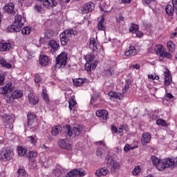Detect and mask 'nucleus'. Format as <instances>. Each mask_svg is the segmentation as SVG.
<instances>
[{"mask_svg": "<svg viewBox=\"0 0 177 177\" xmlns=\"http://www.w3.org/2000/svg\"><path fill=\"white\" fill-rule=\"evenodd\" d=\"M24 23H26V17L17 15L15 17V21L7 30L10 32H19L24 26Z\"/></svg>", "mask_w": 177, "mask_h": 177, "instance_id": "1", "label": "nucleus"}, {"mask_svg": "<svg viewBox=\"0 0 177 177\" xmlns=\"http://www.w3.org/2000/svg\"><path fill=\"white\" fill-rule=\"evenodd\" d=\"M53 177H74V176H85V172L81 169H74L69 171L66 175L62 173L59 169L53 171Z\"/></svg>", "mask_w": 177, "mask_h": 177, "instance_id": "2", "label": "nucleus"}, {"mask_svg": "<svg viewBox=\"0 0 177 177\" xmlns=\"http://www.w3.org/2000/svg\"><path fill=\"white\" fill-rule=\"evenodd\" d=\"M176 165V158H166L160 160L156 168L158 169V171H164L165 168H169V167H170V168H175Z\"/></svg>", "mask_w": 177, "mask_h": 177, "instance_id": "3", "label": "nucleus"}, {"mask_svg": "<svg viewBox=\"0 0 177 177\" xmlns=\"http://www.w3.org/2000/svg\"><path fill=\"white\" fill-rule=\"evenodd\" d=\"M71 35H78V32L73 28H69L65 30L63 32L59 35V38L61 41V45L66 46L67 42L70 41Z\"/></svg>", "mask_w": 177, "mask_h": 177, "instance_id": "4", "label": "nucleus"}, {"mask_svg": "<svg viewBox=\"0 0 177 177\" xmlns=\"http://www.w3.org/2000/svg\"><path fill=\"white\" fill-rule=\"evenodd\" d=\"M82 129H84V127L82 125H77L73 128L71 130V127L69 125H66L64 127V131L67 136L69 138H75V136H80L82 132Z\"/></svg>", "mask_w": 177, "mask_h": 177, "instance_id": "5", "label": "nucleus"}, {"mask_svg": "<svg viewBox=\"0 0 177 177\" xmlns=\"http://www.w3.org/2000/svg\"><path fill=\"white\" fill-rule=\"evenodd\" d=\"M68 59V55H67V53H62L56 58L55 68H62V67H66Z\"/></svg>", "mask_w": 177, "mask_h": 177, "instance_id": "6", "label": "nucleus"}, {"mask_svg": "<svg viewBox=\"0 0 177 177\" xmlns=\"http://www.w3.org/2000/svg\"><path fill=\"white\" fill-rule=\"evenodd\" d=\"M13 158V152L8 149L3 148L0 151V161L1 162H3V161H10Z\"/></svg>", "mask_w": 177, "mask_h": 177, "instance_id": "7", "label": "nucleus"}, {"mask_svg": "<svg viewBox=\"0 0 177 177\" xmlns=\"http://www.w3.org/2000/svg\"><path fill=\"white\" fill-rule=\"evenodd\" d=\"M13 91V84L9 82L6 84L5 86L0 88V95H6L7 93H10Z\"/></svg>", "mask_w": 177, "mask_h": 177, "instance_id": "8", "label": "nucleus"}, {"mask_svg": "<svg viewBox=\"0 0 177 177\" xmlns=\"http://www.w3.org/2000/svg\"><path fill=\"white\" fill-rule=\"evenodd\" d=\"M150 140H151V135L149 133H144L141 138L142 145H143V146H146V145L150 143Z\"/></svg>", "mask_w": 177, "mask_h": 177, "instance_id": "9", "label": "nucleus"}, {"mask_svg": "<svg viewBox=\"0 0 177 177\" xmlns=\"http://www.w3.org/2000/svg\"><path fill=\"white\" fill-rule=\"evenodd\" d=\"M4 12L10 13V15L15 14V4L13 3H8L3 7Z\"/></svg>", "mask_w": 177, "mask_h": 177, "instance_id": "10", "label": "nucleus"}, {"mask_svg": "<svg viewBox=\"0 0 177 177\" xmlns=\"http://www.w3.org/2000/svg\"><path fill=\"white\" fill-rule=\"evenodd\" d=\"M124 55L127 57L136 56L138 55L136 48H135L133 46H130L129 49L125 51Z\"/></svg>", "mask_w": 177, "mask_h": 177, "instance_id": "11", "label": "nucleus"}, {"mask_svg": "<svg viewBox=\"0 0 177 177\" xmlns=\"http://www.w3.org/2000/svg\"><path fill=\"white\" fill-rule=\"evenodd\" d=\"M57 5L56 0H43V6L48 9L53 8Z\"/></svg>", "mask_w": 177, "mask_h": 177, "instance_id": "12", "label": "nucleus"}, {"mask_svg": "<svg viewBox=\"0 0 177 177\" xmlns=\"http://www.w3.org/2000/svg\"><path fill=\"white\" fill-rule=\"evenodd\" d=\"M48 45L52 52H57V50H59V48H60V46L59 45V44H57V41L53 39L50 40L48 42Z\"/></svg>", "mask_w": 177, "mask_h": 177, "instance_id": "13", "label": "nucleus"}, {"mask_svg": "<svg viewBox=\"0 0 177 177\" xmlns=\"http://www.w3.org/2000/svg\"><path fill=\"white\" fill-rule=\"evenodd\" d=\"M59 146L61 149H64L65 150H71V145L66 142V140H59L58 142Z\"/></svg>", "mask_w": 177, "mask_h": 177, "instance_id": "14", "label": "nucleus"}, {"mask_svg": "<svg viewBox=\"0 0 177 177\" xmlns=\"http://www.w3.org/2000/svg\"><path fill=\"white\" fill-rule=\"evenodd\" d=\"M107 165H109V167H111V168H113V169H120L121 167L120 162L114 160H109L107 162Z\"/></svg>", "mask_w": 177, "mask_h": 177, "instance_id": "15", "label": "nucleus"}, {"mask_svg": "<svg viewBox=\"0 0 177 177\" xmlns=\"http://www.w3.org/2000/svg\"><path fill=\"white\" fill-rule=\"evenodd\" d=\"M109 174L107 167H102L95 171L96 176H106Z\"/></svg>", "mask_w": 177, "mask_h": 177, "instance_id": "16", "label": "nucleus"}, {"mask_svg": "<svg viewBox=\"0 0 177 177\" xmlns=\"http://www.w3.org/2000/svg\"><path fill=\"white\" fill-rule=\"evenodd\" d=\"M12 48V44L10 43H3L0 41V52H6Z\"/></svg>", "mask_w": 177, "mask_h": 177, "instance_id": "17", "label": "nucleus"}, {"mask_svg": "<svg viewBox=\"0 0 177 177\" xmlns=\"http://www.w3.org/2000/svg\"><path fill=\"white\" fill-rule=\"evenodd\" d=\"M39 62L41 66H48L49 64V57L45 55H41Z\"/></svg>", "mask_w": 177, "mask_h": 177, "instance_id": "18", "label": "nucleus"}, {"mask_svg": "<svg viewBox=\"0 0 177 177\" xmlns=\"http://www.w3.org/2000/svg\"><path fill=\"white\" fill-rule=\"evenodd\" d=\"M89 48L94 52H97V43L93 37L90 38Z\"/></svg>", "mask_w": 177, "mask_h": 177, "instance_id": "19", "label": "nucleus"}, {"mask_svg": "<svg viewBox=\"0 0 177 177\" xmlns=\"http://www.w3.org/2000/svg\"><path fill=\"white\" fill-rule=\"evenodd\" d=\"M97 117H100L103 120H106L109 116V112L106 110H100L96 112Z\"/></svg>", "mask_w": 177, "mask_h": 177, "instance_id": "20", "label": "nucleus"}, {"mask_svg": "<svg viewBox=\"0 0 177 177\" xmlns=\"http://www.w3.org/2000/svg\"><path fill=\"white\" fill-rule=\"evenodd\" d=\"M175 10H176L177 13V10L175 8V7L171 6V5H167L165 8L166 13L168 15V16H173L174 15V12H175Z\"/></svg>", "mask_w": 177, "mask_h": 177, "instance_id": "21", "label": "nucleus"}, {"mask_svg": "<svg viewBox=\"0 0 177 177\" xmlns=\"http://www.w3.org/2000/svg\"><path fill=\"white\" fill-rule=\"evenodd\" d=\"M63 129H64V128L63 129V127L61 126H55L53 128L51 133L53 136H57V135H59V133H60Z\"/></svg>", "mask_w": 177, "mask_h": 177, "instance_id": "22", "label": "nucleus"}, {"mask_svg": "<svg viewBox=\"0 0 177 177\" xmlns=\"http://www.w3.org/2000/svg\"><path fill=\"white\" fill-rule=\"evenodd\" d=\"M37 157H38V153H37V151H31L28 153V160H29V161H31L32 162H34V161H35V158H37Z\"/></svg>", "mask_w": 177, "mask_h": 177, "instance_id": "23", "label": "nucleus"}, {"mask_svg": "<svg viewBox=\"0 0 177 177\" xmlns=\"http://www.w3.org/2000/svg\"><path fill=\"white\" fill-rule=\"evenodd\" d=\"M28 100L30 104L35 105L38 103V98L36 97L32 93L28 94Z\"/></svg>", "mask_w": 177, "mask_h": 177, "instance_id": "24", "label": "nucleus"}, {"mask_svg": "<svg viewBox=\"0 0 177 177\" xmlns=\"http://www.w3.org/2000/svg\"><path fill=\"white\" fill-rule=\"evenodd\" d=\"M155 52L158 56H162V53H164V48L162 45L158 44L155 46Z\"/></svg>", "mask_w": 177, "mask_h": 177, "instance_id": "25", "label": "nucleus"}, {"mask_svg": "<svg viewBox=\"0 0 177 177\" xmlns=\"http://www.w3.org/2000/svg\"><path fill=\"white\" fill-rule=\"evenodd\" d=\"M23 96V91L15 90L14 92L11 93V97L12 99H19V97H21Z\"/></svg>", "mask_w": 177, "mask_h": 177, "instance_id": "26", "label": "nucleus"}, {"mask_svg": "<svg viewBox=\"0 0 177 177\" xmlns=\"http://www.w3.org/2000/svg\"><path fill=\"white\" fill-rule=\"evenodd\" d=\"M85 81H86V79L78 78L73 80V85L75 86H81V85H82Z\"/></svg>", "mask_w": 177, "mask_h": 177, "instance_id": "27", "label": "nucleus"}, {"mask_svg": "<svg viewBox=\"0 0 177 177\" xmlns=\"http://www.w3.org/2000/svg\"><path fill=\"white\" fill-rule=\"evenodd\" d=\"M75 96L73 95L71 98L68 100V107L70 110H73L75 104H77V101H75Z\"/></svg>", "mask_w": 177, "mask_h": 177, "instance_id": "28", "label": "nucleus"}, {"mask_svg": "<svg viewBox=\"0 0 177 177\" xmlns=\"http://www.w3.org/2000/svg\"><path fill=\"white\" fill-rule=\"evenodd\" d=\"M34 120H35V115L28 113V125H32L34 124Z\"/></svg>", "mask_w": 177, "mask_h": 177, "instance_id": "29", "label": "nucleus"}, {"mask_svg": "<svg viewBox=\"0 0 177 177\" xmlns=\"http://www.w3.org/2000/svg\"><path fill=\"white\" fill-rule=\"evenodd\" d=\"M17 150L19 157H24L27 153V149L23 147H19Z\"/></svg>", "mask_w": 177, "mask_h": 177, "instance_id": "30", "label": "nucleus"}, {"mask_svg": "<svg viewBox=\"0 0 177 177\" xmlns=\"http://www.w3.org/2000/svg\"><path fill=\"white\" fill-rule=\"evenodd\" d=\"M0 63L2 66V67H5L6 68H12V64L6 62V61L3 58L1 59Z\"/></svg>", "mask_w": 177, "mask_h": 177, "instance_id": "31", "label": "nucleus"}, {"mask_svg": "<svg viewBox=\"0 0 177 177\" xmlns=\"http://www.w3.org/2000/svg\"><path fill=\"white\" fill-rule=\"evenodd\" d=\"M96 68V63H95L94 64H92L89 62L86 63L85 65V70L86 71H88V73H89V71H91V70H92V68Z\"/></svg>", "mask_w": 177, "mask_h": 177, "instance_id": "32", "label": "nucleus"}, {"mask_svg": "<svg viewBox=\"0 0 177 177\" xmlns=\"http://www.w3.org/2000/svg\"><path fill=\"white\" fill-rule=\"evenodd\" d=\"M103 23H104V17H102L101 20L98 22V30H101L102 31H104V30H106V28L104 27Z\"/></svg>", "mask_w": 177, "mask_h": 177, "instance_id": "33", "label": "nucleus"}, {"mask_svg": "<svg viewBox=\"0 0 177 177\" xmlns=\"http://www.w3.org/2000/svg\"><path fill=\"white\" fill-rule=\"evenodd\" d=\"M113 69L111 68H109L104 71L103 75L104 77H111V75H113Z\"/></svg>", "mask_w": 177, "mask_h": 177, "instance_id": "34", "label": "nucleus"}, {"mask_svg": "<svg viewBox=\"0 0 177 177\" xmlns=\"http://www.w3.org/2000/svg\"><path fill=\"white\" fill-rule=\"evenodd\" d=\"M167 49L170 52H175V44L172 41L167 42Z\"/></svg>", "mask_w": 177, "mask_h": 177, "instance_id": "35", "label": "nucleus"}, {"mask_svg": "<svg viewBox=\"0 0 177 177\" xmlns=\"http://www.w3.org/2000/svg\"><path fill=\"white\" fill-rule=\"evenodd\" d=\"M53 35H55V33L52 30H47L44 33V37L47 39H50V38L53 37Z\"/></svg>", "mask_w": 177, "mask_h": 177, "instance_id": "36", "label": "nucleus"}, {"mask_svg": "<svg viewBox=\"0 0 177 177\" xmlns=\"http://www.w3.org/2000/svg\"><path fill=\"white\" fill-rule=\"evenodd\" d=\"M23 35H28L31 32V28L26 26L21 30Z\"/></svg>", "mask_w": 177, "mask_h": 177, "instance_id": "37", "label": "nucleus"}, {"mask_svg": "<svg viewBox=\"0 0 177 177\" xmlns=\"http://www.w3.org/2000/svg\"><path fill=\"white\" fill-rule=\"evenodd\" d=\"M84 6H86L88 12H92L95 9V5L91 2L87 3Z\"/></svg>", "mask_w": 177, "mask_h": 177, "instance_id": "38", "label": "nucleus"}, {"mask_svg": "<svg viewBox=\"0 0 177 177\" xmlns=\"http://www.w3.org/2000/svg\"><path fill=\"white\" fill-rule=\"evenodd\" d=\"M28 142L32 143V145H35L37 143V136H31L27 138Z\"/></svg>", "mask_w": 177, "mask_h": 177, "instance_id": "39", "label": "nucleus"}, {"mask_svg": "<svg viewBox=\"0 0 177 177\" xmlns=\"http://www.w3.org/2000/svg\"><path fill=\"white\" fill-rule=\"evenodd\" d=\"M137 30H139V26L136 24H132V26L129 28L130 32H132L133 34H135Z\"/></svg>", "mask_w": 177, "mask_h": 177, "instance_id": "40", "label": "nucleus"}, {"mask_svg": "<svg viewBox=\"0 0 177 177\" xmlns=\"http://www.w3.org/2000/svg\"><path fill=\"white\" fill-rule=\"evenodd\" d=\"M79 12L82 15H86V13H89V11L88 10V8L86 6L81 7L79 9Z\"/></svg>", "mask_w": 177, "mask_h": 177, "instance_id": "41", "label": "nucleus"}, {"mask_svg": "<svg viewBox=\"0 0 177 177\" xmlns=\"http://www.w3.org/2000/svg\"><path fill=\"white\" fill-rule=\"evenodd\" d=\"M141 169H142L140 168V166L135 167L132 171L133 175H134V176H136V175H139V174H140Z\"/></svg>", "mask_w": 177, "mask_h": 177, "instance_id": "42", "label": "nucleus"}, {"mask_svg": "<svg viewBox=\"0 0 177 177\" xmlns=\"http://www.w3.org/2000/svg\"><path fill=\"white\" fill-rule=\"evenodd\" d=\"M151 161L152 163L153 164V165H156V168H157V165H158L160 161H161V160L156 158V156H151Z\"/></svg>", "mask_w": 177, "mask_h": 177, "instance_id": "43", "label": "nucleus"}, {"mask_svg": "<svg viewBox=\"0 0 177 177\" xmlns=\"http://www.w3.org/2000/svg\"><path fill=\"white\" fill-rule=\"evenodd\" d=\"M157 125H162V127H166L167 126V122L162 119H159L156 121Z\"/></svg>", "mask_w": 177, "mask_h": 177, "instance_id": "44", "label": "nucleus"}, {"mask_svg": "<svg viewBox=\"0 0 177 177\" xmlns=\"http://www.w3.org/2000/svg\"><path fill=\"white\" fill-rule=\"evenodd\" d=\"M171 82H172V77H165V86H169Z\"/></svg>", "mask_w": 177, "mask_h": 177, "instance_id": "45", "label": "nucleus"}, {"mask_svg": "<svg viewBox=\"0 0 177 177\" xmlns=\"http://www.w3.org/2000/svg\"><path fill=\"white\" fill-rule=\"evenodd\" d=\"M133 149H135V147H131L129 144H127L124 147V150L126 151V153L129 151V150H133Z\"/></svg>", "mask_w": 177, "mask_h": 177, "instance_id": "46", "label": "nucleus"}, {"mask_svg": "<svg viewBox=\"0 0 177 177\" xmlns=\"http://www.w3.org/2000/svg\"><path fill=\"white\" fill-rule=\"evenodd\" d=\"M19 176H26V170L24 169H19L17 171Z\"/></svg>", "mask_w": 177, "mask_h": 177, "instance_id": "47", "label": "nucleus"}, {"mask_svg": "<svg viewBox=\"0 0 177 177\" xmlns=\"http://www.w3.org/2000/svg\"><path fill=\"white\" fill-rule=\"evenodd\" d=\"M160 57H166L167 59H171V57H172V55H171V53H169L164 51Z\"/></svg>", "mask_w": 177, "mask_h": 177, "instance_id": "48", "label": "nucleus"}, {"mask_svg": "<svg viewBox=\"0 0 177 177\" xmlns=\"http://www.w3.org/2000/svg\"><path fill=\"white\" fill-rule=\"evenodd\" d=\"M127 124H124V125H121L119 127V131H118V133H122L124 132V131H127Z\"/></svg>", "mask_w": 177, "mask_h": 177, "instance_id": "49", "label": "nucleus"}, {"mask_svg": "<svg viewBox=\"0 0 177 177\" xmlns=\"http://www.w3.org/2000/svg\"><path fill=\"white\" fill-rule=\"evenodd\" d=\"M124 97V95L121 93H115V96L113 97L114 99H116L118 100H121Z\"/></svg>", "mask_w": 177, "mask_h": 177, "instance_id": "50", "label": "nucleus"}, {"mask_svg": "<svg viewBox=\"0 0 177 177\" xmlns=\"http://www.w3.org/2000/svg\"><path fill=\"white\" fill-rule=\"evenodd\" d=\"M93 55H88L86 57V62H88V63L91 62H93Z\"/></svg>", "mask_w": 177, "mask_h": 177, "instance_id": "51", "label": "nucleus"}, {"mask_svg": "<svg viewBox=\"0 0 177 177\" xmlns=\"http://www.w3.org/2000/svg\"><path fill=\"white\" fill-rule=\"evenodd\" d=\"M41 80L42 79L41 78V76H39L38 74H36L35 75V82L38 84V83L41 82Z\"/></svg>", "mask_w": 177, "mask_h": 177, "instance_id": "52", "label": "nucleus"}, {"mask_svg": "<svg viewBox=\"0 0 177 177\" xmlns=\"http://www.w3.org/2000/svg\"><path fill=\"white\" fill-rule=\"evenodd\" d=\"M134 34H136V37H138V38H140V37L143 36V32H142V31H140L139 29L137 30Z\"/></svg>", "mask_w": 177, "mask_h": 177, "instance_id": "53", "label": "nucleus"}, {"mask_svg": "<svg viewBox=\"0 0 177 177\" xmlns=\"http://www.w3.org/2000/svg\"><path fill=\"white\" fill-rule=\"evenodd\" d=\"M3 81H5V75L0 74V86L3 85Z\"/></svg>", "mask_w": 177, "mask_h": 177, "instance_id": "54", "label": "nucleus"}, {"mask_svg": "<svg viewBox=\"0 0 177 177\" xmlns=\"http://www.w3.org/2000/svg\"><path fill=\"white\" fill-rule=\"evenodd\" d=\"M35 10L36 12H42V7H41V6L39 5H35Z\"/></svg>", "mask_w": 177, "mask_h": 177, "instance_id": "55", "label": "nucleus"}, {"mask_svg": "<svg viewBox=\"0 0 177 177\" xmlns=\"http://www.w3.org/2000/svg\"><path fill=\"white\" fill-rule=\"evenodd\" d=\"M164 75H165V78L172 77V76H171V72H169V70H167V71L164 73Z\"/></svg>", "mask_w": 177, "mask_h": 177, "instance_id": "56", "label": "nucleus"}, {"mask_svg": "<svg viewBox=\"0 0 177 177\" xmlns=\"http://www.w3.org/2000/svg\"><path fill=\"white\" fill-rule=\"evenodd\" d=\"M116 21L117 23H121V21H124V17L122 16V15H120L119 17L116 19Z\"/></svg>", "mask_w": 177, "mask_h": 177, "instance_id": "57", "label": "nucleus"}, {"mask_svg": "<svg viewBox=\"0 0 177 177\" xmlns=\"http://www.w3.org/2000/svg\"><path fill=\"white\" fill-rule=\"evenodd\" d=\"M43 99L46 103H49V98H48V95L45 93H42Z\"/></svg>", "mask_w": 177, "mask_h": 177, "instance_id": "58", "label": "nucleus"}, {"mask_svg": "<svg viewBox=\"0 0 177 177\" xmlns=\"http://www.w3.org/2000/svg\"><path fill=\"white\" fill-rule=\"evenodd\" d=\"M96 154H97V157H102V156H103V152L100 149H98L97 151Z\"/></svg>", "mask_w": 177, "mask_h": 177, "instance_id": "59", "label": "nucleus"}, {"mask_svg": "<svg viewBox=\"0 0 177 177\" xmlns=\"http://www.w3.org/2000/svg\"><path fill=\"white\" fill-rule=\"evenodd\" d=\"M133 68H136V70H139L140 68V65L136 64L131 66Z\"/></svg>", "mask_w": 177, "mask_h": 177, "instance_id": "60", "label": "nucleus"}, {"mask_svg": "<svg viewBox=\"0 0 177 177\" xmlns=\"http://www.w3.org/2000/svg\"><path fill=\"white\" fill-rule=\"evenodd\" d=\"M111 130L113 131V132H115V133H118V129H117V127H115V126L111 127Z\"/></svg>", "mask_w": 177, "mask_h": 177, "instance_id": "61", "label": "nucleus"}, {"mask_svg": "<svg viewBox=\"0 0 177 177\" xmlns=\"http://www.w3.org/2000/svg\"><path fill=\"white\" fill-rule=\"evenodd\" d=\"M96 143H97V145H103L104 147H106V144L104 143V141H103V140L98 141Z\"/></svg>", "mask_w": 177, "mask_h": 177, "instance_id": "62", "label": "nucleus"}, {"mask_svg": "<svg viewBox=\"0 0 177 177\" xmlns=\"http://www.w3.org/2000/svg\"><path fill=\"white\" fill-rule=\"evenodd\" d=\"M115 95V93L113 92V91H110V92L109 93V96L110 97H113V98H114Z\"/></svg>", "mask_w": 177, "mask_h": 177, "instance_id": "63", "label": "nucleus"}, {"mask_svg": "<svg viewBox=\"0 0 177 177\" xmlns=\"http://www.w3.org/2000/svg\"><path fill=\"white\" fill-rule=\"evenodd\" d=\"M127 89H129V84L124 85V88L123 89V92H127Z\"/></svg>", "mask_w": 177, "mask_h": 177, "instance_id": "64", "label": "nucleus"}]
</instances>
